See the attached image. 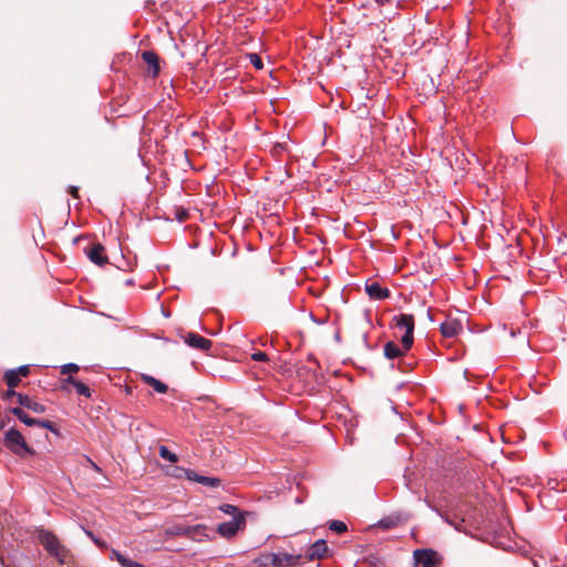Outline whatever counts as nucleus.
I'll return each instance as SVG.
<instances>
[{
    "mask_svg": "<svg viewBox=\"0 0 567 567\" xmlns=\"http://www.w3.org/2000/svg\"><path fill=\"white\" fill-rule=\"evenodd\" d=\"M254 564L258 567H295L303 564V556L281 551L262 553L254 560Z\"/></svg>",
    "mask_w": 567,
    "mask_h": 567,
    "instance_id": "nucleus-1",
    "label": "nucleus"
},
{
    "mask_svg": "<svg viewBox=\"0 0 567 567\" xmlns=\"http://www.w3.org/2000/svg\"><path fill=\"white\" fill-rule=\"evenodd\" d=\"M38 539L48 554L55 558L59 564L64 565L68 563L70 551L52 532L47 529L38 530Z\"/></svg>",
    "mask_w": 567,
    "mask_h": 567,
    "instance_id": "nucleus-2",
    "label": "nucleus"
},
{
    "mask_svg": "<svg viewBox=\"0 0 567 567\" xmlns=\"http://www.w3.org/2000/svg\"><path fill=\"white\" fill-rule=\"evenodd\" d=\"M4 446L20 458H25L35 454V451L28 445L24 436L14 427L9 429L3 437Z\"/></svg>",
    "mask_w": 567,
    "mask_h": 567,
    "instance_id": "nucleus-3",
    "label": "nucleus"
},
{
    "mask_svg": "<svg viewBox=\"0 0 567 567\" xmlns=\"http://www.w3.org/2000/svg\"><path fill=\"white\" fill-rule=\"evenodd\" d=\"M393 321L395 323V327L399 329H404L405 333L401 338L402 347L405 351H409L414 341V317L413 315L408 313H401L393 317Z\"/></svg>",
    "mask_w": 567,
    "mask_h": 567,
    "instance_id": "nucleus-4",
    "label": "nucleus"
},
{
    "mask_svg": "<svg viewBox=\"0 0 567 567\" xmlns=\"http://www.w3.org/2000/svg\"><path fill=\"white\" fill-rule=\"evenodd\" d=\"M246 526V517L244 515H237L235 519H230L229 522L220 523L217 526V533L226 538H233L239 530L244 529Z\"/></svg>",
    "mask_w": 567,
    "mask_h": 567,
    "instance_id": "nucleus-5",
    "label": "nucleus"
},
{
    "mask_svg": "<svg viewBox=\"0 0 567 567\" xmlns=\"http://www.w3.org/2000/svg\"><path fill=\"white\" fill-rule=\"evenodd\" d=\"M328 545L324 539L315 542L303 556V563L323 558L328 553Z\"/></svg>",
    "mask_w": 567,
    "mask_h": 567,
    "instance_id": "nucleus-6",
    "label": "nucleus"
},
{
    "mask_svg": "<svg viewBox=\"0 0 567 567\" xmlns=\"http://www.w3.org/2000/svg\"><path fill=\"white\" fill-rule=\"evenodd\" d=\"M413 556L416 566L434 567L436 565L437 554L433 549H416Z\"/></svg>",
    "mask_w": 567,
    "mask_h": 567,
    "instance_id": "nucleus-7",
    "label": "nucleus"
},
{
    "mask_svg": "<svg viewBox=\"0 0 567 567\" xmlns=\"http://www.w3.org/2000/svg\"><path fill=\"white\" fill-rule=\"evenodd\" d=\"M441 333L445 338H454L463 332V323L455 318H447L440 326Z\"/></svg>",
    "mask_w": 567,
    "mask_h": 567,
    "instance_id": "nucleus-8",
    "label": "nucleus"
},
{
    "mask_svg": "<svg viewBox=\"0 0 567 567\" xmlns=\"http://www.w3.org/2000/svg\"><path fill=\"white\" fill-rule=\"evenodd\" d=\"M365 292L373 300H384L388 299L391 295L390 290L385 287H382L379 282L372 281L365 282Z\"/></svg>",
    "mask_w": 567,
    "mask_h": 567,
    "instance_id": "nucleus-9",
    "label": "nucleus"
},
{
    "mask_svg": "<svg viewBox=\"0 0 567 567\" xmlns=\"http://www.w3.org/2000/svg\"><path fill=\"white\" fill-rule=\"evenodd\" d=\"M86 256L93 264L104 266L109 262L107 256L104 254V247L101 244H94L91 248L85 249Z\"/></svg>",
    "mask_w": 567,
    "mask_h": 567,
    "instance_id": "nucleus-10",
    "label": "nucleus"
},
{
    "mask_svg": "<svg viewBox=\"0 0 567 567\" xmlns=\"http://www.w3.org/2000/svg\"><path fill=\"white\" fill-rule=\"evenodd\" d=\"M185 343L189 346L190 348L198 349V350H209L213 346L212 341L209 339H206L195 332H189L185 337Z\"/></svg>",
    "mask_w": 567,
    "mask_h": 567,
    "instance_id": "nucleus-11",
    "label": "nucleus"
},
{
    "mask_svg": "<svg viewBox=\"0 0 567 567\" xmlns=\"http://www.w3.org/2000/svg\"><path fill=\"white\" fill-rule=\"evenodd\" d=\"M17 401L21 406L27 408L28 410H31L34 413H44L47 411V408L44 404L34 401L30 396L25 394H17Z\"/></svg>",
    "mask_w": 567,
    "mask_h": 567,
    "instance_id": "nucleus-12",
    "label": "nucleus"
},
{
    "mask_svg": "<svg viewBox=\"0 0 567 567\" xmlns=\"http://www.w3.org/2000/svg\"><path fill=\"white\" fill-rule=\"evenodd\" d=\"M186 478L208 487H218L221 483V481L217 477L199 475L195 471H188L186 473Z\"/></svg>",
    "mask_w": 567,
    "mask_h": 567,
    "instance_id": "nucleus-13",
    "label": "nucleus"
},
{
    "mask_svg": "<svg viewBox=\"0 0 567 567\" xmlns=\"http://www.w3.org/2000/svg\"><path fill=\"white\" fill-rule=\"evenodd\" d=\"M143 61L148 65V72L153 78L159 74V59L158 55L153 51L142 52Z\"/></svg>",
    "mask_w": 567,
    "mask_h": 567,
    "instance_id": "nucleus-14",
    "label": "nucleus"
},
{
    "mask_svg": "<svg viewBox=\"0 0 567 567\" xmlns=\"http://www.w3.org/2000/svg\"><path fill=\"white\" fill-rule=\"evenodd\" d=\"M406 351L400 348L395 342L389 341L384 344V357L393 360L403 355Z\"/></svg>",
    "mask_w": 567,
    "mask_h": 567,
    "instance_id": "nucleus-15",
    "label": "nucleus"
},
{
    "mask_svg": "<svg viewBox=\"0 0 567 567\" xmlns=\"http://www.w3.org/2000/svg\"><path fill=\"white\" fill-rule=\"evenodd\" d=\"M10 412L28 426H35L38 423V419L31 417L21 406L12 408Z\"/></svg>",
    "mask_w": 567,
    "mask_h": 567,
    "instance_id": "nucleus-16",
    "label": "nucleus"
},
{
    "mask_svg": "<svg viewBox=\"0 0 567 567\" xmlns=\"http://www.w3.org/2000/svg\"><path fill=\"white\" fill-rule=\"evenodd\" d=\"M142 380L144 381L145 384L152 386L158 393H166L168 390V386L164 382L159 381L158 379L152 375L143 374Z\"/></svg>",
    "mask_w": 567,
    "mask_h": 567,
    "instance_id": "nucleus-17",
    "label": "nucleus"
},
{
    "mask_svg": "<svg viewBox=\"0 0 567 567\" xmlns=\"http://www.w3.org/2000/svg\"><path fill=\"white\" fill-rule=\"evenodd\" d=\"M200 529H205V526H203V525L174 526L172 533L174 535L193 536V535L197 534Z\"/></svg>",
    "mask_w": 567,
    "mask_h": 567,
    "instance_id": "nucleus-18",
    "label": "nucleus"
},
{
    "mask_svg": "<svg viewBox=\"0 0 567 567\" xmlns=\"http://www.w3.org/2000/svg\"><path fill=\"white\" fill-rule=\"evenodd\" d=\"M4 381L10 389H14L20 382V377L14 369H11L4 373Z\"/></svg>",
    "mask_w": 567,
    "mask_h": 567,
    "instance_id": "nucleus-19",
    "label": "nucleus"
},
{
    "mask_svg": "<svg viewBox=\"0 0 567 567\" xmlns=\"http://www.w3.org/2000/svg\"><path fill=\"white\" fill-rule=\"evenodd\" d=\"M219 509L231 516V519H235L237 517V515H244L246 517V513L240 511L237 506L235 505H231V504H223L219 506Z\"/></svg>",
    "mask_w": 567,
    "mask_h": 567,
    "instance_id": "nucleus-20",
    "label": "nucleus"
},
{
    "mask_svg": "<svg viewBox=\"0 0 567 567\" xmlns=\"http://www.w3.org/2000/svg\"><path fill=\"white\" fill-rule=\"evenodd\" d=\"M400 523V518L398 516H388L379 520L378 525L384 529H390Z\"/></svg>",
    "mask_w": 567,
    "mask_h": 567,
    "instance_id": "nucleus-21",
    "label": "nucleus"
},
{
    "mask_svg": "<svg viewBox=\"0 0 567 567\" xmlns=\"http://www.w3.org/2000/svg\"><path fill=\"white\" fill-rule=\"evenodd\" d=\"M158 454L162 458L171 463H176L178 461V456L175 453L171 452L165 445H159Z\"/></svg>",
    "mask_w": 567,
    "mask_h": 567,
    "instance_id": "nucleus-22",
    "label": "nucleus"
},
{
    "mask_svg": "<svg viewBox=\"0 0 567 567\" xmlns=\"http://www.w3.org/2000/svg\"><path fill=\"white\" fill-rule=\"evenodd\" d=\"M364 561L372 567H384V560L374 554L367 556Z\"/></svg>",
    "mask_w": 567,
    "mask_h": 567,
    "instance_id": "nucleus-23",
    "label": "nucleus"
},
{
    "mask_svg": "<svg viewBox=\"0 0 567 567\" xmlns=\"http://www.w3.org/2000/svg\"><path fill=\"white\" fill-rule=\"evenodd\" d=\"M74 388H75L76 393H78L79 395H83V396H85V398H90V396H91V390H90V388H89L86 384H84L83 382L78 381V382L75 383Z\"/></svg>",
    "mask_w": 567,
    "mask_h": 567,
    "instance_id": "nucleus-24",
    "label": "nucleus"
},
{
    "mask_svg": "<svg viewBox=\"0 0 567 567\" xmlns=\"http://www.w3.org/2000/svg\"><path fill=\"white\" fill-rule=\"evenodd\" d=\"M329 528L330 530L336 532L338 534L347 532V525L341 520H331Z\"/></svg>",
    "mask_w": 567,
    "mask_h": 567,
    "instance_id": "nucleus-25",
    "label": "nucleus"
},
{
    "mask_svg": "<svg viewBox=\"0 0 567 567\" xmlns=\"http://www.w3.org/2000/svg\"><path fill=\"white\" fill-rule=\"evenodd\" d=\"M247 58L257 70H261L264 68L262 60L257 53H249L247 54Z\"/></svg>",
    "mask_w": 567,
    "mask_h": 567,
    "instance_id": "nucleus-26",
    "label": "nucleus"
},
{
    "mask_svg": "<svg viewBox=\"0 0 567 567\" xmlns=\"http://www.w3.org/2000/svg\"><path fill=\"white\" fill-rule=\"evenodd\" d=\"M35 426L48 429V430H50L53 433L56 432L55 424L53 422L49 421V420H40V419H38V423H35Z\"/></svg>",
    "mask_w": 567,
    "mask_h": 567,
    "instance_id": "nucleus-27",
    "label": "nucleus"
},
{
    "mask_svg": "<svg viewBox=\"0 0 567 567\" xmlns=\"http://www.w3.org/2000/svg\"><path fill=\"white\" fill-rule=\"evenodd\" d=\"M80 367L76 363H66L61 367V373L66 374L70 372H78Z\"/></svg>",
    "mask_w": 567,
    "mask_h": 567,
    "instance_id": "nucleus-28",
    "label": "nucleus"
},
{
    "mask_svg": "<svg viewBox=\"0 0 567 567\" xmlns=\"http://www.w3.org/2000/svg\"><path fill=\"white\" fill-rule=\"evenodd\" d=\"M189 470H186L184 467H179V466H175L173 468V472H172V475L177 477V478H181V477H185L186 478V473L188 472Z\"/></svg>",
    "mask_w": 567,
    "mask_h": 567,
    "instance_id": "nucleus-29",
    "label": "nucleus"
},
{
    "mask_svg": "<svg viewBox=\"0 0 567 567\" xmlns=\"http://www.w3.org/2000/svg\"><path fill=\"white\" fill-rule=\"evenodd\" d=\"M287 151V144L286 143H276L272 147V153L275 155H280L284 152Z\"/></svg>",
    "mask_w": 567,
    "mask_h": 567,
    "instance_id": "nucleus-30",
    "label": "nucleus"
},
{
    "mask_svg": "<svg viewBox=\"0 0 567 567\" xmlns=\"http://www.w3.org/2000/svg\"><path fill=\"white\" fill-rule=\"evenodd\" d=\"M251 359L255 360V361H267L268 360V355L267 353L262 352V351H257L255 353H252L251 355Z\"/></svg>",
    "mask_w": 567,
    "mask_h": 567,
    "instance_id": "nucleus-31",
    "label": "nucleus"
},
{
    "mask_svg": "<svg viewBox=\"0 0 567 567\" xmlns=\"http://www.w3.org/2000/svg\"><path fill=\"white\" fill-rule=\"evenodd\" d=\"M14 371H17L19 377H27L30 372V368L29 365H21L18 369H14Z\"/></svg>",
    "mask_w": 567,
    "mask_h": 567,
    "instance_id": "nucleus-32",
    "label": "nucleus"
},
{
    "mask_svg": "<svg viewBox=\"0 0 567 567\" xmlns=\"http://www.w3.org/2000/svg\"><path fill=\"white\" fill-rule=\"evenodd\" d=\"M379 7L388 6L392 2V0H373Z\"/></svg>",
    "mask_w": 567,
    "mask_h": 567,
    "instance_id": "nucleus-33",
    "label": "nucleus"
},
{
    "mask_svg": "<svg viewBox=\"0 0 567 567\" xmlns=\"http://www.w3.org/2000/svg\"><path fill=\"white\" fill-rule=\"evenodd\" d=\"M79 380H76L74 377L72 375H69L66 379H65V383L68 384H72L73 386L75 385V383L78 382Z\"/></svg>",
    "mask_w": 567,
    "mask_h": 567,
    "instance_id": "nucleus-34",
    "label": "nucleus"
},
{
    "mask_svg": "<svg viewBox=\"0 0 567 567\" xmlns=\"http://www.w3.org/2000/svg\"><path fill=\"white\" fill-rule=\"evenodd\" d=\"M69 192L73 197L79 196V188L76 186H71Z\"/></svg>",
    "mask_w": 567,
    "mask_h": 567,
    "instance_id": "nucleus-35",
    "label": "nucleus"
},
{
    "mask_svg": "<svg viewBox=\"0 0 567 567\" xmlns=\"http://www.w3.org/2000/svg\"><path fill=\"white\" fill-rule=\"evenodd\" d=\"M17 394H19L18 392H16L13 389H10L7 391L6 393V396L7 398H11V396H16L17 398Z\"/></svg>",
    "mask_w": 567,
    "mask_h": 567,
    "instance_id": "nucleus-36",
    "label": "nucleus"
},
{
    "mask_svg": "<svg viewBox=\"0 0 567 567\" xmlns=\"http://www.w3.org/2000/svg\"><path fill=\"white\" fill-rule=\"evenodd\" d=\"M86 535L94 542V543H97V538H95V536L93 535L92 532L90 530H85Z\"/></svg>",
    "mask_w": 567,
    "mask_h": 567,
    "instance_id": "nucleus-37",
    "label": "nucleus"
},
{
    "mask_svg": "<svg viewBox=\"0 0 567 567\" xmlns=\"http://www.w3.org/2000/svg\"><path fill=\"white\" fill-rule=\"evenodd\" d=\"M89 461H90L93 470H95L96 472H101V468L93 461H91V460H89Z\"/></svg>",
    "mask_w": 567,
    "mask_h": 567,
    "instance_id": "nucleus-38",
    "label": "nucleus"
},
{
    "mask_svg": "<svg viewBox=\"0 0 567 567\" xmlns=\"http://www.w3.org/2000/svg\"><path fill=\"white\" fill-rule=\"evenodd\" d=\"M425 503L427 504V506H429L431 509H433V511H435L436 513H439V509H437V508H435L434 506H432V504H430L426 499H425Z\"/></svg>",
    "mask_w": 567,
    "mask_h": 567,
    "instance_id": "nucleus-39",
    "label": "nucleus"
},
{
    "mask_svg": "<svg viewBox=\"0 0 567 567\" xmlns=\"http://www.w3.org/2000/svg\"><path fill=\"white\" fill-rule=\"evenodd\" d=\"M309 360H311V361H315V362H316V359H315L312 355H310V357H309Z\"/></svg>",
    "mask_w": 567,
    "mask_h": 567,
    "instance_id": "nucleus-40",
    "label": "nucleus"
},
{
    "mask_svg": "<svg viewBox=\"0 0 567 567\" xmlns=\"http://www.w3.org/2000/svg\"><path fill=\"white\" fill-rule=\"evenodd\" d=\"M312 321H315V323H320L318 320H316V318L312 317Z\"/></svg>",
    "mask_w": 567,
    "mask_h": 567,
    "instance_id": "nucleus-41",
    "label": "nucleus"
},
{
    "mask_svg": "<svg viewBox=\"0 0 567 567\" xmlns=\"http://www.w3.org/2000/svg\"><path fill=\"white\" fill-rule=\"evenodd\" d=\"M312 321H315V323H320L318 320H316V318L312 317Z\"/></svg>",
    "mask_w": 567,
    "mask_h": 567,
    "instance_id": "nucleus-42",
    "label": "nucleus"
},
{
    "mask_svg": "<svg viewBox=\"0 0 567 567\" xmlns=\"http://www.w3.org/2000/svg\"><path fill=\"white\" fill-rule=\"evenodd\" d=\"M132 282L133 281L131 279L126 281L127 285H132Z\"/></svg>",
    "mask_w": 567,
    "mask_h": 567,
    "instance_id": "nucleus-43",
    "label": "nucleus"
}]
</instances>
